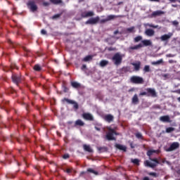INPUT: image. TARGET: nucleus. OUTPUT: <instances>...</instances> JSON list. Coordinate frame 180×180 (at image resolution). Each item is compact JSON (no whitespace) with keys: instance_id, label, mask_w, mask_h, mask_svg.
<instances>
[{"instance_id":"nucleus-1","label":"nucleus","mask_w":180,"mask_h":180,"mask_svg":"<svg viewBox=\"0 0 180 180\" xmlns=\"http://www.w3.org/2000/svg\"><path fill=\"white\" fill-rule=\"evenodd\" d=\"M122 60H123V55L120 54V53H115L112 57V61L115 65L122 64Z\"/></svg>"},{"instance_id":"nucleus-2","label":"nucleus","mask_w":180,"mask_h":180,"mask_svg":"<svg viewBox=\"0 0 180 180\" xmlns=\"http://www.w3.org/2000/svg\"><path fill=\"white\" fill-rule=\"evenodd\" d=\"M108 132L106 134V139L107 140H115V137L113 136H115V134H117L116 133V131H115V130L113 129H111L110 127H108Z\"/></svg>"},{"instance_id":"nucleus-3","label":"nucleus","mask_w":180,"mask_h":180,"mask_svg":"<svg viewBox=\"0 0 180 180\" xmlns=\"http://www.w3.org/2000/svg\"><path fill=\"white\" fill-rule=\"evenodd\" d=\"M150 161L146 160L145 161L144 164L146 167H150V168H154V167H157L158 164V160L157 159H151L150 158Z\"/></svg>"},{"instance_id":"nucleus-4","label":"nucleus","mask_w":180,"mask_h":180,"mask_svg":"<svg viewBox=\"0 0 180 180\" xmlns=\"http://www.w3.org/2000/svg\"><path fill=\"white\" fill-rule=\"evenodd\" d=\"M131 82H133V84H143L144 80L143 79V77L139 76H133L131 77Z\"/></svg>"},{"instance_id":"nucleus-5","label":"nucleus","mask_w":180,"mask_h":180,"mask_svg":"<svg viewBox=\"0 0 180 180\" xmlns=\"http://www.w3.org/2000/svg\"><path fill=\"white\" fill-rule=\"evenodd\" d=\"M27 6L32 12H35V11H37V6L34 3V1H28Z\"/></svg>"},{"instance_id":"nucleus-6","label":"nucleus","mask_w":180,"mask_h":180,"mask_svg":"<svg viewBox=\"0 0 180 180\" xmlns=\"http://www.w3.org/2000/svg\"><path fill=\"white\" fill-rule=\"evenodd\" d=\"M176 148H179V143L174 142L170 145V147L169 148L165 149V151H174V150H176Z\"/></svg>"},{"instance_id":"nucleus-7","label":"nucleus","mask_w":180,"mask_h":180,"mask_svg":"<svg viewBox=\"0 0 180 180\" xmlns=\"http://www.w3.org/2000/svg\"><path fill=\"white\" fill-rule=\"evenodd\" d=\"M174 34L172 32H169L168 34H163L160 37L161 41H167V40H169L171 39L172 36H173Z\"/></svg>"},{"instance_id":"nucleus-8","label":"nucleus","mask_w":180,"mask_h":180,"mask_svg":"<svg viewBox=\"0 0 180 180\" xmlns=\"http://www.w3.org/2000/svg\"><path fill=\"white\" fill-rule=\"evenodd\" d=\"M116 18H120L119 15H110L105 19L101 20V23H105V22H109V20H113V19H116Z\"/></svg>"},{"instance_id":"nucleus-9","label":"nucleus","mask_w":180,"mask_h":180,"mask_svg":"<svg viewBox=\"0 0 180 180\" xmlns=\"http://www.w3.org/2000/svg\"><path fill=\"white\" fill-rule=\"evenodd\" d=\"M99 22V17H96L94 18H90L86 22V25H95Z\"/></svg>"},{"instance_id":"nucleus-10","label":"nucleus","mask_w":180,"mask_h":180,"mask_svg":"<svg viewBox=\"0 0 180 180\" xmlns=\"http://www.w3.org/2000/svg\"><path fill=\"white\" fill-rule=\"evenodd\" d=\"M146 91H147L148 94H149V96H152V98L157 97V92H155V89H151V88H148V89H146Z\"/></svg>"},{"instance_id":"nucleus-11","label":"nucleus","mask_w":180,"mask_h":180,"mask_svg":"<svg viewBox=\"0 0 180 180\" xmlns=\"http://www.w3.org/2000/svg\"><path fill=\"white\" fill-rule=\"evenodd\" d=\"M103 118L104 119V120H105V122H108V123H110L112 122V121L113 120V119H115V117H113V115L108 114V115H105L103 117Z\"/></svg>"},{"instance_id":"nucleus-12","label":"nucleus","mask_w":180,"mask_h":180,"mask_svg":"<svg viewBox=\"0 0 180 180\" xmlns=\"http://www.w3.org/2000/svg\"><path fill=\"white\" fill-rule=\"evenodd\" d=\"M85 120H94V116L89 112H85L82 115Z\"/></svg>"},{"instance_id":"nucleus-13","label":"nucleus","mask_w":180,"mask_h":180,"mask_svg":"<svg viewBox=\"0 0 180 180\" xmlns=\"http://www.w3.org/2000/svg\"><path fill=\"white\" fill-rule=\"evenodd\" d=\"M94 11H86L82 13V18H91V16H94Z\"/></svg>"},{"instance_id":"nucleus-14","label":"nucleus","mask_w":180,"mask_h":180,"mask_svg":"<svg viewBox=\"0 0 180 180\" xmlns=\"http://www.w3.org/2000/svg\"><path fill=\"white\" fill-rule=\"evenodd\" d=\"M154 154H160V150L150 149L147 152V155L148 157H151V155H153Z\"/></svg>"},{"instance_id":"nucleus-15","label":"nucleus","mask_w":180,"mask_h":180,"mask_svg":"<svg viewBox=\"0 0 180 180\" xmlns=\"http://www.w3.org/2000/svg\"><path fill=\"white\" fill-rule=\"evenodd\" d=\"M12 80L14 84H19L20 82V77L16 75H13L12 76Z\"/></svg>"},{"instance_id":"nucleus-16","label":"nucleus","mask_w":180,"mask_h":180,"mask_svg":"<svg viewBox=\"0 0 180 180\" xmlns=\"http://www.w3.org/2000/svg\"><path fill=\"white\" fill-rule=\"evenodd\" d=\"M155 32H154L153 30L151 29H147L145 31V34H146V36H148L149 37H152V36H154Z\"/></svg>"},{"instance_id":"nucleus-17","label":"nucleus","mask_w":180,"mask_h":180,"mask_svg":"<svg viewBox=\"0 0 180 180\" xmlns=\"http://www.w3.org/2000/svg\"><path fill=\"white\" fill-rule=\"evenodd\" d=\"M132 65L134 66L135 71H139L140 70V66L141 65V63L140 61H138L136 63H132Z\"/></svg>"},{"instance_id":"nucleus-18","label":"nucleus","mask_w":180,"mask_h":180,"mask_svg":"<svg viewBox=\"0 0 180 180\" xmlns=\"http://www.w3.org/2000/svg\"><path fill=\"white\" fill-rule=\"evenodd\" d=\"M164 13H165V12L162 11H154L152 13V16L155 17V16H161V15H164Z\"/></svg>"},{"instance_id":"nucleus-19","label":"nucleus","mask_w":180,"mask_h":180,"mask_svg":"<svg viewBox=\"0 0 180 180\" xmlns=\"http://www.w3.org/2000/svg\"><path fill=\"white\" fill-rule=\"evenodd\" d=\"M143 47V44H139L138 45L130 46L129 49V51H131V50H139V49H141Z\"/></svg>"},{"instance_id":"nucleus-20","label":"nucleus","mask_w":180,"mask_h":180,"mask_svg":"<svg viewBox=\"0 0 180 180\" xmlns=\"http://www.w3.org/2000/svg\"><path fill=\"white\" fill-rule=\"evenodd\" d=\"M65 102H68V103H71L72 105H74V108L75 109H78V104L77 103H75L74 101L70 100L68 98H65Z\"/></svg>"},{"instance_id":"nucleus-21","label":"nucleus","mask_w":180,"mask_h":180,"mask_svg":"<svg viewBox=\"0 0 180 180\" xmlns=\"http://www.w3.org/2000/svg\"><path fill=\"white\" fill-rule=\"evenodd\" d=\"M142 43H143V46H151V44H153V42L150 39H144L142 41Z\"/></svg>"},{"instance_id":"nucleus-22","label":"nucleus","mask_w":180,"mask_h":180,"mask_svg":"<svg viewBox=\"0 0 180 180\" xmlns=\"http://www.w3.org/2000/svg\"><path fill=\"white\" fill-rule=\"evenodd\" d=\"M84 150L87 151L88 153H93L94 150L91 149L89 145H84L83 146Z\"/></svg>"},{"instance_id":"nucleus-23","label":"nucleus","mask_w":180,"mask_h":180,"mask_svg":"<svg viewBox=\"0 0 180 180\" xmlns=\"http://www.w3.org/2000/svg\"><path fill=\"white\" fill-rule=\"evenodd\" d=\"M131 102L134 105H137V103H139V97L137 96V94H135L133 96Z\"/></svg>"},{"instance_id":"nucleus-24","label":"nucleus","mask_w":180,"mask_h":180,"mask_svg":"<svg viewBox=\"0 0 180 180\" xmlns=\"http://www.w3.org/2000/svg\"><path fill=\"white\" fill-rule=\"evenodd\" d=\"M161 122H169V116L165 115L160 117Z\"/></svg>"},{"instance_id":"nucleus-25","label":"nucleus","mask_w":180,"mask_h":180,"mask_svg":"<svg viewBox=\"0 0 180 180\" xmlns=\"http://www.w3.org/2000/svg\"><path fill=\"white\" fill-rule=\"evenodd\" d=\"M145 27H153V29H158V25H154L150 23L144 24Z\"/></svg>"},{"instance_id":"nucleus-26","label":"nucleus","mask_w":180,"mask_h":180,"mask_svg":"<svg viewBox=\"0 0 180 180\" xmlns=\"http://www.w3.org/2000/svg\"><path fill=\"white\" fill-rule=\"evenodd\" d=\"M71 85L73 86V88H79V86H81V84L77 82H72Z\"/></svg>"},{"instance_id":"nucleus-27","label":"nucleus","mask_w":180,"mask_h":180,"mask_svg":"<svg viewBox=\"0 0 180 180\" xmlns=\"http://www.w3.org/2000/svg\"><path fill=\"white\" fill-rule=\"evenodd\" d=\"M108 64H109V61H108V60H103L100 62V65L101 67H106V65H108Z\"/></svg>"},{"instance_id":"nucleus-28","label":"nucleus","mask_w":180,"mask_h":180,"mask_svg":"<svg viewBox=\"0 0 180 180\" xmlns=\"http://www.w3.org/2000/svg\"><path fill=\"white\" fill-rule=\"evenodd\" d=\"M84 124H85V123L81 120H77L75 122V126H84Z\"/></svg>"},{"instance_id":"nucleus-29","label":"nucleus","mask_w":180,"mask_h":180,"mask_svg":"<svg viewBox=\"0 0 180 180\" xmlns=\"http://www.w3.org/2000/svg\"><path fill=\"white\" fill-rule=\"evenodd\" d=\"M116 147L119 149V150H122V151H126V146H123V145H120V144H117Z\"/></svg>"},{"instance_id":"nucleus-30","label":"nucleus","mask_w":180,"mask_h":180,"mask_svg":"<svg viewBox=\"0 0 180 180\" xmlns=\"http://www.w3.org/2000/svg\"><path fill=\"white\" fill-rule=\"evenodd\" d=\"M127 32L128 33H134L136 31L134 30V27H131L127 29Z\"/></svg>"},{"instance_id":"nucleus-31","label":"nucleus","mask_w":180,"mask_h":180,"mask_svg":"<svg viewBox=\"0 0 180 180\" xmlns=\"http://www.w3.org/2000/svg\"><path fill=\"white\" fill-rule=\"evenodd\" d=\"M140 40H143V37L141 36H138L134 38V41L136 43H138V41H140Z\"/></svg>"},{"instance_id":"nucleus-32","label":"nucleus","mask_w":180,"mask_h":180,"mask_svg":"<svg viewBox=\"0 0 180 180\" xmlns=\"http://www.w3.org/2000/svg\"><path fill=\"white\" fill-rule=\"evenodd\" d=\"M52 4L57 5L58 4H61V0H50Z\"/></svg>"},{"instance_id":"nucleus-33","label":"nucleus","mask_w":180,"mask_h":180,"mask_svg":"<svg viewBox=\"0 0 180 180\" xmlns=\"http://www.w3.org/2000/svg\"><path fill=\"white\" fill-rule=\"evenodd\" d=\"M143 71L145 72H150V65H145Z\"/></svg>"},{"instance_id":"nucleus-34","label":"nucleus","mask_w":180,"mask_h":180,"mask_svg":"<svg viewBox=\"0 0 180 180\" xmlns=\"http://www.w3.org/2000/svg\"><path fill=\"white\" fill-rule=\"evenodd\" d=\"M87 171L88 172H91V174H94V175H98V172L93 169H88Z\"/></svg>"},{"instance_id":"nucleus-35","label":"nucleus","mask_w":180,"mask_h":180,"mask_svg":"<svg viewBox=\"0 0 180 180\" xmlns=\"http://www.w3.org/2000/svg\"><path fill=\"white\" fill-rule=\"evenodd\" d=\"M91 60H92V56H86L83 59V60H84V61H91Z\"/></svg>"},{"instance_id":"nucleus-36","label":"nucleus","mask_w":180,"mask_h":180,"mask_svg":"<svg viewBox=\"0 0 180 180\" xmlns=\"http://www.w3.org/2000/svg\"><path fill=\"white\" fill-rule=\"evenodd\" d=\"M34 70L35 71H40V70H41V68L39 65H35L34 67Z\"/></svg>"},{"instance_id":"nucleus-37","label":"nucleus","mask_w":180,"mask_h":180,"mask_svg":"<svg viewBox=\"0 0 180 180\" xmlns=\"http://www.w3.org/2000/svg\"><path fill=\"white\" fill-rule=\"evenodd\" d=\"M174 130H175L174 128L168 127V128L166 129V132L167 133H172V131H174Z\"/></svg>"},{"instance_id":"nucleus-38","label":"nucleus","mask_w":180,"mask_h":180,"mask_svg":"<svg viewBox=\"0 0 180 180\" xmlns=\"http://www.w3.org/2000/svg\"><path fill=\"white\" fill-rule=\"evenodd\" d=\"M148 175H150V176H154V178H157V173L155 172H150L148 173Z\"/></svg>"},{"instance_id":"nucleus-39","label":"nucleus","mask_w":180,"mask_h":180,"mask_svg":"<svg viewBox=\"0 0 180 180\" xmlns=\"http://www.w3.org/2000/svg\"><path fill=\"white\" fill-rule=\"evenodd\" d=\"M131 162H133L134 164H136V165H139V160L138 159H134V160H131Z\"/></svg>"},{"instance_id":"nucleus-40","label":"nucleus","mask_w":180,"mask_h":180,"mask_svg":"<svg viewBox=\"0 0 180 180\" xmlns=\"http://www.w3.org/2000/svg\"><path fill=\"white\" fill-rule=\"evenodd\" d=\"M136 137H137V139H142L143 135H141L140 132H138L136 134Z\"/></svg>"},{"instance_id":"nucleus-41","label":"nucleus","mask_w":180,"mask_h":180,"mask_svg":"<svg viewBox=\"0 0 180 180\" xmlns=\"http://www.w3.org/2000/svg\"><path fill=\"white\" fill-rule=\"evenodd\" d=\"M172 25H174V26H178V25H179V22H178V21L174 20L172 22Z\"/></svg>"},{"instance_id":"nucleus-42","label":"nucleus","mask_w":180,"mask_h":180,"mask_svg":"<svg viewBox=\"0 0 180 180\" xmlns=\"http://www.w3.org/2000/svg\"><path fill=\"white\" fill-rule=\"evenodd\" d=\"M63 158H64V160H67V158H70V155H68V154H65V155H63Z\"/></svg>"},{"instance_id":"nucleus-43","label":"nucleus","mask_w":180,"mask_h":180,"mask_svg":"<svg viewBox=\"0 0 180 180\" xmlns=\"http://www.w3.org/2000/svg\"><path fill=\"white\" fill-rule=\"evenodd\" d=\"M146 95H147V92H145V91L144 92H141V93L139 94L140 96H144Z\"/></svg>"},{"instance_id":"nucleus-44","label":"nucleus","mask_w":180,"mask_h":180,"mask_svg":"<svg viewBox=\"0 0 180 180\" xmlns=\"http://www.w3.org/2000/svg\"><path fill=\"white\" fill-rule=\"evenodd\" d=\"M43 5H44V6H49V5H50V3H49V2H47V1H44V2L43 3Z\"/></svg>"},{"instance_id":"nucleus-45","label":"nucleus","mask_w":180,"mask_h":180,"mask_svg":"<svg viewBox=\"0 0 180 180\" xmlns=\"http://www.w3.org/2000/svg\"><path fill=\"white\" fill-rule=\"evenodd\" d=\"M107 50H108V51H113V50H116V49L110 47V48H108Z\"/></svg>"},{"instance_id":"nucleus-46","label":"nucleus","mask_w":180,"mask_h":180,"mask_svg":"<svg viewBox=\"0 0 180 180\" xmlns=\"http://www.w3.org/2000/svg\"><path fill=\"white\" fill-rule=\"evenodd\" d=\"M59 16H60V14H56L53 16V19H57V18H58Z\"/></svg>"},{"instance_id":"nucleus-47","label":"nucleus","mask_w":180,"mask_h":180,"mask_svg":"<svg viewBox=\"0 0 180 180\" xmlns=\"http://www.w3.org/2000/svg\"><path fill=\"white\" fill-rule=\"evenodd\" d=\"M41 34H46L47 32H46V30H41Z\"/></svg>"},{"instance_id":"nucleus-48","label":"nucleus","mask_w":180,"mask_h":180,"mask_svg":"<svg viewBox=\"0 0 180 180\" xmlns=\"http://www.w3.org/2000/svg\"><path fill=\"white\" fill-rule=\"evenodd\" d=\"M162 61H163L162 59H160L156 62L158 63V64H161L162 63Z\"/></svg>"},{"instance_id":"nucleus-49","label":"nucleus","mask_w":180,"mask_h":180,"mask_svg":"<svg viewBox=\"0 0 180 180\" xmlns=\"http://www.w3.org/2000/svg\"><path fill=\"white\" fill-rule=\"evenodd\" d=\"M167 57H175V56L169 53L167 55Z\"/></svg>"},{"instance_id":"nucleus-50","label":"nucleus","mask_w":180,"mask_h":180,"mask_svg":"<svg viewBox=\"0 0 180 180\" xmlns=\"http://www.w3.org/2000/svg\"><path fill=\"white\" fill-rule=\"evenodd\" d=\"M151 64H152V65H158L157 61L156 62H152Z\"/></svg>"},{"instance_id":"nucleus-51","label":"nucleus","mask_w":180,"mask_h":180,"mask_svg":"<svg viewBox=\"0 0 180 180\" xmlns=\"http://www.w3.org/2000/svg\"><path fill=\"white\" fill-rule=\"evenodd\" d=\"M66 172H67L68 174H70V172H71V169H66Z\"/></svg>"},{"instance_id":"nucleus-52","label":"nucleus","mask_w":180,"mask_h":180,"mask_svg":"<svg viewBox=\"0 0 180 180\" xmlns=\"http://www.w3.org/2000/svg\"><path fill=\"white\" fill-rule=\"evenodd\" d=\"M152 2H160V0H149Z\"/></svg>"},{"instance_id":"nucleus-53","label":"nucleus","mask_w":180,"mask_h":180,"mask_svg":"<svg viewBox=\"0 0 180 180\" xmlns=\"http://www.w3.org/2000/svg\"><path fill=\"white\" fill-rule=\"evenodd\" d=\"M84 68H86V65H83L82 67V70H84Z\"/></svg>"},{"instance_id":"nucleus-54","label":"nucleus","mask_w":180,"mask_h":180,"mask_svg":"<svg viewBox=\"0 0 180 180\" xmlns=\"http://www.w3.org/2000/svg\"><path fill=\"white\" fill-rule=\"evenodd\" d=\"M170 2H176V0H169Z\"/></svg>"},{"instance_id":"nucleus-55","label":"nucleus","mask_w":180,"mask_h":180,"mask_svg":"<svg viewBox=\"0 0 180 180\" xmlns=\"http://www.w3.org/2000/svg\"><path fill=\"white\" fill-rule=\"evenodd\" d=\"M176 94H180V89H178L177 91H176Z\"/></svg>"},{"instance_id":"nucleus-56","label":"nucleus","mask_w":180,"mask_h":180,"mask_svg":"<svg viewBox=\"0 0 180 180\" xmlns=\"http://www.w3.org/2000/svg\"><path fill=\"white\" fill-rule=\"evenodd\" d=\"M117 33H119V31L117 30L114 32L115 34H117Z\"/></svg>"},{"instance_id":"nucleus-57","label":"nucleus","mask_w":180,"mask_h":180,"mask_svg":"<svg viewBox=\"0 0 180 180\" xmlns=\"http://www.w3.org/2000/svg\"><path fill=\"white\" fill-rule=\"evenodd\" d=\"M169 63H173L172 60H169Z\"/></svg>"},{"instance_id":"nucleus-58","label":"nucleus","mask_w":180,"mask_h":180,"mask_svg":"<svg viewBox=\"0 0 180 180\" xmlns=\"http://www.w3.org/2000/svg\"><path fill=\"white\" fill-rule=\"evenodd\" d=\"M172 6L174 7V8H176V6H175V5H172Z\"/></svg>"},{"instance_id":"nucleus-59","label":"nucleus","mask_w":180,"mask_h":180,"mask_svg":"<svg viewBox=\"0 0 180 180\" xmlns=\"http://www.w3.org/2000/svg\"><path fill=\"white\" fill-rule=\"evenodd\" d=\"M177 100L180 102V97H179V98H177Z\"/></svg>"},{"instance_id":"nucleus-60","label":"nucleus","mask_w":180,"mask_h":180,"mask_svg":"<svg viewBox=\"0 0 180 180\" xmlns=\"http://www.w3.org/2000/svg\"><path fill=\"white\" fill-rule=\"evenodd\" d=\"M96 130H99V129L98 127H96Z\"/></svg>"},{"instance_id":"nucleus-61","label":"nucleus","mask_w":180,"mask_h":180,"mask_svg":"<svg viewBox=\"0 0 180 180\" xmlns=\"http://www.w3.org/2000/svg\"><path fill=\"white\" fill-rule=\"evenodd\" d=\"M65 92H67V89H65Z\"/></svg>"},{"instance_id":"nucleus-62","label":"nucleus","mask_w":180,"mask_h":180,"mask_svg":"<svg viewBox=\"0 0 180 180\" xmlns=\"http://www.w3.org/2000/svg\"><path fill=\"white\" fill-rule=\"evenodd\" d=\"M11 68H13V65L11 66Z\"/></svg>"},{"instance_id":"nucleus-63","label":"nucleus","mask_w":180,"mask_h":180,"mask_svg":"<svg viewBox=\"0 0 180 180\" xmlns=\"http://www.w3.org/2000/svg\"><path fill=\"white\" fill-rule=\"evenodd\" d=\"M178 2H179V4H180V0H179Z\"/></svg>"}]
</instances>
